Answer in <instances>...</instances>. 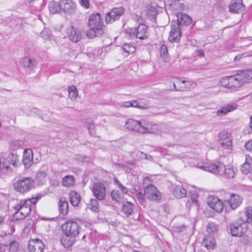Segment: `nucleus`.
Masks as SVG:
<instances>
[{"instance_id": "f257e3e1", "label": "nucleus", "mask_w": 252, "mask_h": 252, "mask_svg": "<svg viewBox=\"0 0 252 252\" xmlns=\"http://www.w3.org/2000/svg\"><path fill=\"white\" fill-rule=\"evenodd\" d=\"M63 232L61 242L65 248L71 247L76 241L80 233L79 224L74 221L68 220L62 226Z\"/></svg>"}, {"instance_id": "f03ea898", "label": "nucleus", "mask_w": 252, "mask_h": 252, "mask_svg": "<svg viewBox=\"0 0 252 252\" xmlns=\"http://www.w3.org/2000/svg\"><path fill=\"white\" fill-rule=\"evenodd\" d=\"M88 26L89 29L87 35L90 38L101 36L106 31L105 26L103 24V19L98 12H94L90 15Z\"/></svg>"}, {"instance_id": "7ed1b4c3", "label": "nucleus", "mask_w": 252, "mask_h": 252, "mask_svg": "<svg viewBox=\"0 0 252 252\" xmlns=\"http://www.w3.org/2000/svg\"><path fill=\"white\" fill-rule=\"evenodd\" d=\"M204 170L228 179L233 178L235 176L236 170V169L228 165L225 166L220 162L210 164L204 167Z\"/></svg>"}, {"instance_id": "20e7f679", "label": "nucleus", "mask_w": 252, "mask_h": 252, "mask_svg": "<svg viewBox=\"0 0 252 252\" xmlns=\"http://www.w3.org/2000/svg\"><path fill=\"white\" fill-rule=\"evenodd\" d=\"M31 201H30V199L20 200L13 207L15 211L13 219L16 220L24 219L31 213Z\"/></svg>"}, {"instance_id": "39448f33", "label": "nucleus", "mask_w": 252, "mask_h": 252, "mask_svg": "<svg viewBox=\"0 0 252 252\" xmlns=\"http://www.w3.org/2000/svg\"><path fill=\"white\" fill-rule=\"evenodd\" d=\"M227 228L232 236L242 237L247 231V223L240 217L229 223Z\"/></svg>"}, {"instance_id": "423d86ee", "label": "nucleus", "mask_w": 252, "mask_h": 252, "mask_svg": "<svg viewBox=\"0 0 252 252\" xmlns=\"http://www.w3.org/2000/svg\"><path fill=\"white\" fill-rule=\"evenodd\" d=\"M34 186V181L30 177H23L14 183V189L20 193L30 191Z\"/></svg>"}, {"instance_id": "0eeeda50", "label": "nucleus", "mask_w": 252, "mask_h": 252, "mask_svg": "<svg viewBox=\"0 0 252 252\" xmlns=\"http://www.w3.org/2000/svg\"><path fill=\"white\" fill-rule=\"evenodd\" d=\"M220 83L222 87L235 91L244 83V80L241 75H237L225 77L220 80Z\"/></svg>"}, {"instance_id": "6e6552de", "label": "nucleus", "mask_w": 252, "mask_h": 252, "mask_svg": "<svg viewBox=\"0 0 252 252\" xmlns=\"http://www.w3.org/2000/svg\"><path fill=\"white\" fill-rule=\"evenodd\" d=\"M12 164L14 167H17L20 164L18 156L13 153L8 154L5 158L4 157L0 158V168L8 169L9 165Z\"/></svg>"}, {"instance_id": "1a4fd4ad", "label": "nucleus", "mask_w": 252, "mask_h": 252, "mask_svg": "<svg viewBox=\"0 0 252 252\" xmlns=\"http://www.w3.org/2000/svg\"><path fill=\"white\" fill-rule=\"evenodd\" d=\"M144 195L145 198L152 201L158 202L161 198L159 191L155 186L151 184H149L145 187Z\"/></svg>"}, {"instance_id": "9d476101", "label": "nucleus", "mask_w": 252, "mask_h": 252, "mask_svg": "<svg viewBox=\"0 0 252 252\" xmlns=\"http://www.w3.org/2000/svg\"><path fill=\"white\" fill-rule=\"evenodd\" d=\"M125 127L129 130L141 133H147L149 129L142 125V122L129 119L125 123Z\"/></svg>"}, {"instance_id": "9b49d317", "label": "nucleus", "mask_w": 252, "mask_h": 252, "mask_svg": "<svg viewBox=\"0 0 252 252\" xmlns=\"http://www.w3.org/2000/svg\"><path fill=\"white\" fill-rule=\"evenodd\" d=\"M147 26L144 24H139L136 28L130 29V34L135 36L137 38L141 40L147 39L149 32Z\"/></svg>"}, {"instance_id": "f8f14e48", "label": "nucleus", "mask_w": 252, "mask_h": 252, "mask_svg": "<svg viewBox=\"0 0 252 252\" xmlns=\"http://www.w3.org/2000/svg\"><path fill=\"white\" fill-rule=\"evenodd\" d=\"M124 10L123 7H115L112 8L105 15V22L106 24H111L116 20L119 19L124 14Z\"/></svg>"}, {"instance_id": "ddd939ff", "label": "nucleus", "mask_w": 252, "mask_h": 252, "mask_svg": "<svg viewBox=\"0 0 252 252\" xmlns=\"http://www.w3.org/2000/svg\"><path fill=\"white\" fill-rule=\"evenodd\" d=\"M92 190L94 195L99 200H103L106 196V188L103 183H94L92 187Z\"/></svg>"}, {"instance_id": "4468645a", "label": "nucleus", "mask_w": 252, "mask_h": 252, "mask_svg": "<svg viewBox=\"0 0 252 252\" xmlns=\"http://www.w3.org/2000/svg\"><path fill=\"white\" fill-rule=\"evenodd\" d=\"M219 141L223 148L228 150L232 149V137L226 131H222L220 132Z\"/></svg>"}, {"instance_id": "2eb2a0df", "label": "nucleus", "mask_w": 252, "mask_h": 252, "mask_svg": "<svg viewBox=\"0 0 252 252\" xmlns=\"http://www.w3.org/2000/svg\"><path fill=\"white\" fill-rule=\"evenodd\" d=\"M45 245L41 240L39 239L30 240L28 244V249L30 252H43Z\"/></svg>"}, {"instance_id": "dca6fc26", "label": "nucleus", "mask_w": 252, "mask_h": 252, "mask_svg": "<svg viewBox=\"0 0 252 252\" xmlns=\"http://www.w3.org/2000/svg\"><path fill=\"white\" fill-rule=\"evenodd\" d=\"M62 10L66 14L73 15L76 11V4L72 0H61Z\"/></svg>"}, {"instance_id": "f3484780", "label": "nucleus", "mask_w": 252, "mask_h": 252, "mask_svg": "<svg viewBox=\"0 0 252 252\" xmlns=\"http://www.w3.org/2000/svg\"><path fill=\"white\" fill-rule=\"evenodd\" d=\"M181 31L179 24L171 25V29L169 33L168 40L171 42H178L181 37Z\"/></svg>"}, {"instance_id": "a211bd4d", "label": "nucleus", "mask_w": 252, "mask_h": 252, "mask_svg": "<svg viewBox=\"0 0 252 252\" xmlns=\"http://www.w3.org/2000/svg\"><path fill=\"white\" fill-rule=\"evenodd\" d=\"M227 199H225L224 201L228 202L232 209L237 208L242 203V198L238 194H227Z\"/></svg>"}, {"instance_id": "6ab92c4d", "label": "nucleus", "mask_w": 252, "mask_h": 252, "mask_svg": "<svg viewBox=\"0 0 252 252\" xmlns=\"http://www.w3.org/2000/svg\"><path fill=\"white\" fill-rule=\"evenodd\" d=\"M229 11L234 13H240L245 9L242 0H232L229 5Z\"/></svg>"}, {"instance_id": "aec40b11", "label": "nucleus", "mask_w": 252, "mask_h": 252, "mask_svg": "<svg viewBox=\"0 0 252 252\" xmlns=\"http://www.w3.org/2000/svg\"><path fill=\"white\" fill-rule=\"evenodd\" d=\"M82 33L80 29L72 27L67 30L68 38L74 43H77L81 38Z\"/></svg>"}, {"instance_id": "412c9836", "label": "nucleus", "mask_w": 252, "mask_h": 252, "mask_svg": "<svg viewBox=\"0 0 252 252\" xmlns=\"http://www.w3.org/2000/svg\"><path fill=\"white\" fill-rule=\"evenodd\" d=\"M23 162L26 168H29L33 163V152L31 149H28L24 150Z\"/></svg>"}, {"instance_id": "4be33fe9", "label": "nucleus", "mask_w": 252, "mask_h": 252, "mask_svg": "<svg viewBox=\"0 0 252 252\" xmlns=\"http://www.w3.org/2000/svg\"><path fill=\"white\" fill-rule=\"evenodd\" d=\"M20 63L21 66L30 70L33 69L37 65V62L34 59L29 57L22 58Z\"/></svg>"}, {"instance_id": "5701e85b", "label": "nucleus", "mask_w": 252, "mask_h": 252, "mask_svg": "<svg viewBox=\"0 0 252 252\" xmlns=\"http://www.w3.org/2000/svg\"><path fill=\"white\" fill-rule=\"evenodd\" d=\"M134 204L129 201L123 202L121 207V212L124 214L126 217H128L133 212Z\"/></svg>"}, {"instance_id": "b1692460", "label": "nucleus", "mask_w": 252, "mask_h": 252, "mask_svg": "<svg viewBox=\"0 0 252 252\" xmlns=\"http://www.w3.org/2000/svg\"><path fill=\"white\" fill-rule=\"evenodd\" d=\"M177 22L175 23V24H179L180 25H185L186 26L189 25L191 21V18L187 14L183 13H179L177 15Z\"/></svg>"}, {"instance_id": "393cba45", "label": "nucleus", "mask_w": 252, "mask_h": 252, "mask_svg": "<svg viewBox=\"0 0 252 252\" xmlns=\"http://www.w3.org/2000/svg\"><path fill=\"white\" fill-rule=\"evenodd\" d=\"M59 210L60 214L65 215L68 211V204L65 197H61L58 202Z\"/></svg>"}, {"instance_id": "a878e982", "label": "nucleus", "mask_w": 252, "mask_h": 252, "mask_svg": "<svg viewBox=\"0 0 252 252\" xmlns=\"http://www.w3.org/2000/svg\"><path fill=\"white\" fill-rule=\"evenodd\" d=\"M70 201L73 206H78L80 202L81 197L80 194L75 190H72L69 194Z\"/></svg>"}, {"instance_id": "bb28decb", "label": "nucleus", "mask_w": 252, "mask_h": 252, "mask_svg": "<svg viewBox=\"0 0 252 252\" xmlns=\"http://www.w3.org/2000/svg\"><path fill=\"white\" fill-rule=\"evenodd\" d=\"M172 82L173 83V86L175 90L177 91H183L186 88V81H181L180 79L178 78H175L173 79Z\"/></svg>"}, {"instance_id": "cd10ccee", "label": "nucleus", "mask_w": 252, "mask_h": 252, "mask_svg": "<svg viewBox=\"0 0 252 252\" xmlns=\"http://www.w3.org/2000/svg\"><path fill=\"white\" fill-rule=\"evenodd\" d=\"M146 15L147 17L151 21L155 20L158 14V11L156 7L152 5H148L147 7Z\"/></svg>"}, {"instance_id": "c85d7f7f", "label": "nucleus", "mask_w": 252, "mask_h": 252, "mask_svg": "<svg viewBox=\"0 0 252 252\" xmlns=\"http://www.w3.org/2000/svg\"><path fill=\"white\" fill-rule=\"evenodd\" d=\"M49 9L50 13L53 14L57 13L62 10L61 0L60 2L55 1H51L49 5Z\"/></svg>"}, {"instance_id": "c756f323", "label": "nucleus", "mask_w": 252, "mask_h": 252, "mask_svg": "<svg viewBox=\"0 0 252 252\" xmlns=\"http://www.w3.org/2000/svg\"><path fill=\"white\" fill-rule=\"evenodd\" d=\"M75 183V178L71 175H66L62 180V185L63 187L69 188L73 186Z\"/></svg>"}, {"instance_id": "7c9ffc66", "label": "nucleus", "mask_w": 252, "mask_h": 252, "mask_svg": "<svg viewBox=\"0 0 252 252\" xmlns=\"http://www.w3.org/2000/svg\"><path fill=\"white\" fill-rule=\"evenodd\" d=\"M215 239L211 236L204 237L202 242V245L204 246L207 249L213 248L215 244Z\"/></svg>"}, {"instance_id": "2f4dec72", "label": "nucleus", "mask_w": 252, "mask_h": 252, "mask_svg": "<svg viewBox=\"0 0 252 252\" xmlns=\"http://www.w3.org/2000/svg\"><path fill=\"white\" fill-rule=\"evenodd\" d=\"M186 190L181 186H177L173 191L175 197L178 198H183L186 196Z\"/></svg>"}, {"instance_id": "473e14b6", "label": "nucleus", "mask_w": 252, "mask_h": 252, "mask_svg": "<svg viewBox=\"0 0 252 252\" xmlns=\"http://www.w3.org/2000/svg\"><path fill=\"white\" fill-rule=\"evenodd\" d=\"M244 215L245 217L243 218L244 222L252 225V207H247L244 212Z\"/></svg>"}, {"instance_id": "72a5a7b5", "label": "nucleus", "mask_w": 252, "mask_h": 252, "mask_svg": "<svg viewBox=\"0 0 252 252\" xmlns=\"http://www.w3.org/2000/svg\"><path fill=\"white\" fill-rule=\"evenodd\" d=\"M241 170L245 175L250 173L252 170V160H247L241 166Z\"/></svg>"}, {"instance_id": "f704fd0d", "label": "nucleus", "mask_w": 252, "mask_h": 252, "mask_svg": "<svg viewBox=\"0 0 252 252\" xmlns=\"http://www.w3.org/2000/svg\"><path fill=\"white\" fill-rule=\"evenodd\" d=\"M69 97L72 100H75L78 95V90L76 86H71L68 87Z\"/></svg>"}, {"instance_id": "c9c22d12", "label": "nucleus", "mask_w": 252, "mask_h": 252, "mask_svg": "<svg viewBox=\"0 0 252 252\" xmlns=\"http://www.w3.org/2000/svg\"><path fill=\"white\" fill-rule=\"evenodd\" d=\"M92 233H86L83 235L81 240V244L84 246H87L88 244H91L92 240Z\"/></svg>"}, {"instance_id": "e433bc0d", "label": "nucleus", "mask_w": 252, "mask_h": 252, "mask_svg": "<svg viewBox=\"0 0 252 252\" xmlns=\"http://www.w3.org/2000/svg\"><path fill=\"white\" fill-rule=\"evenodd\" d=\"M89 206L94 212L97 213L99 211V204L96 199H91L90 201Z\"/></svg>"}, {"instance_id": "4c0bfd02", "label": "nucleus", "mask_w": 252, "mask_h": 252, "mask_svg": "<svg viewBox=\"0 0 252 252\" xmlns=\"http://www.w3.org/2000/svg\"><path fill=\"white\" fill-rule=\"evenodd\" d=\"M220 201V199L217 196L211 195L207 198V203L208 205L212 209L215 205Z\"/></svg>"}, {"instance_id": "58836bf2", "label": "nucleus", "mask_w": 252, "mask_h": 252, "mask_svg": "<svg viewBox=\"0 0 252 252\" xmlns=\"http://www.w3.org/2000/svg\"><path fill=\"white\" fill-rule=\"evenodd\" d=\"M123 51L128 54H132L135 51L134 46L130 43H125L123 46Z\"/></svg>"}, {"instance_id": "ea45409f", "label": "nucleus", "mask_w": 252, "mask_h": 252, "mask_svg": "<svg viewBox=\"0 0 252 252\" xmlns=\"http://www.w3.org/2000/svg\"><path fill=\"white\" fill-rule=\"evenodd\" d=\"M235 108L232 105H227L226 107H222L217 111L218 115H221V114H225L232 110H233Z\"/></svg>"}, {"instance_id": "a19ab883", "label": "nucleus", "mask_w": 252, "mask_h": 252, "mask_svg": "<svg viewBox=\"0 0 252 252\" xmlns=\"http://www.w3.org/2000/svg\"><path fill=\"white\" fill-rule=\"evenodd\" d=\"M218 226L214 222H210L207 226V231L209 233L214 234L217 232Z\"/></svg>"}, {"instance_id": "79ce46f5", "label": "nucleus", "mask_w": 252, "mask_h": 252, "mask_svg": "<svg viewBox=\"0 0 252 252\" xmlns=\"http://www.w3.org/2000/svg\"><path fill=\"white\" fill-rule=\"evenodd\" d=\"M52 33L51 31L49 29L44 28L40 32V36L44 40L50 39Z\"/></svg>"}, {"instance_id": "37998d69", "label": "nucleus", "mask_w": 252, "mask_h": 252, "mask_svg": "<svg viewBox=\"0 0 252 252\" xmlns=\"http://www.w3.org/2000/svg\"><path fill=\"white\" fill-rule=\"evenodd\" d=\"M111 196L114 201L118 202L122 197L121 192L118 190H113L111 193Z\"/></svg>"}, {"instance_id": "c03bdc74", "label": "nucleus", "mask_w": 252, "mask_h": 252, "mask_svg": "<svg viewBox=\"0 0 252 252\" xmlns=\"http://www.w3.org/2000/svg\"><path fill=\"white\" fill-rule=\"evenodd\" d=\"M223 203L222 201L220 200V201H219L215 206L213 207L212 209H213L214 211L218 213H220L222 212L223 208Z\"/></svg>"}, {"instance_id": "a18cd8bd", "label": "nucleus", "mask_w": 252, "mask_h": 252, "mask_svg": "<svg viewBox=\"0 0 252 252\" xmlns=\"http://www.w3.org/2000/svg\"><path fill=\"white\" fill-rule=\"evenodd\" d=\"M139 109H144L149 107V104L144 99H138Z\"/></svg>"}, {"instance_id": "49530a36", "label": "nucleus", "mask_w": 252, "mask_h": 252, "mask_svg": "<svg viewBox=\"0 0 252 252\" xmlns=\"http://www.w3.org/2000/svg\"><path fill=\"white\" fill-rule=\"evenodd\" d=\"M19 247V243L16 241H12L11 242L9 247V250L15 252L17 251Z\"/></svg>"}, {"instance_id": "de8ad7c7", "label": "nucleus", "mask_w": 252, "mask_h": 252, "mask_svg": "<svg viewBox=\"0 0 252 252\" xmlns=\"http://www.w3.org/2000/svg\"><path fill=\"white\" fill-rule=\"evenodd\" d=\"M160 55L163 58H166L168 55V50L165 45H162L160 48Z\"/></svg>"}, {"instance_id": "09e8293b", "label": "nucleus", "mask_w": 252, "mask_h": 252, "mask_svg": "<svg viewBox=\"0 0 252 252\" xmlns=\"http://www.w3.org/2000/svg\"><path fill=\"white\" fill-rule=\"evenodd\" d=\"M136 197L138 200L139 203L142 204L145 202V195L141 192H138L136 193Z\"/></svg>"}, {"instance_id": "8fccbe9b", "label": "nucleus", "mask_w": 252, "mask_h": 252, "mask_svg": "<svg viewBox=\"0 0 252 252\" xmlns=\"http://www.w3.org/2000/svg\"><path fill=\"white\" fill-rule=\"evenodd\" d=\"M47 176V173L44 169H40L37 173V177L38 178L43 179Z\"/></svg>"}, {"instance_id": "3c124183", "label": "nucleus", "mask_w": 252, "mask_h": 252, "mask_svg": "<svg viewBox=\"0 0 252 252\" xmlns=\"http://www.w3.org/2000/svg\"><path fill=\"white\" fill-rule=\"evenodd\" d=\"M42 196L40 194H38L36 195L35 197H32L31 198L29 199L30 201H31V203L32 204H35L39 199L41 198Z\"/></svg>"}, {"instance_id": "603ef678", "label": "nucleus", "mask_w": 252, "mask_h": 252, "mask_svg": "<svg viewBox=\"0 0 252 252\" xmlns=\"http://www.w3.org/2000/svg\"><path fill=\"white\" fill-rule=\"evenodd\" d=\"M80 4L86 8H88L90 6V2L88 0H79Z\"/></svg>"}, {"instance_id": "864d4df0", "label": "nucleus", "mask_w": 252, "mask_h": 252, "mask_svg": "<svg viewBox=\"0 0 252 252\" xmlns=\"http://www.w3.org/2000/svg\"><path fill=\"white\" fill-rule=\"evenodd\" d=\"M245 148L250 151L252 152V140H250L245 144Z\"/></svg>"}, {"instance_id": "5fc2aeb1", "label": "nucleus", "mask_w": 252, "mask_h": 252, "mask_svg": "<svg viewBox=\"0 0 252 252\" xmlns=\"http://www.w3.org/2000/svg\"><path fill=\"white\" fill-rule=\"evenodd\" d=\"M118 187L123 193L127 194L128 191V189L125 187H124L121 183H119Z\"/></svg>"}, {"instance_id": "6e6d98bb", "label": "nucleus", "mask_w": 252, "mask_h": 252, "mask_svg": "<svg viewBox=\"0 0 252 252\" xmlns=\"http://www.w3.org/2000/svg\"><path fill=\"white\" fill-rule=\"evenodd\" d=\"M88 129L90 134L93 136L94 134V126L92 124H89L88 125Z\"/></svg>"}, {"instance_id": "4d7b16f0", "label": "nucleus", "mask_w": 252, "mask_h": 252, "mask_svg": "<svg viewBox=\"0 0 252 252\" xmlns=\"http://www.w3.org/2000/svg\"><path fill=\"white\" fill-rule=\"evenodd\" d=\"M12 144L16 147H20L23 145V142L21 140H16L12 142Z\"/></svg>"}, {"instance_id": "13d9d810", "label": "nucleus", "mask_w": 252, "mask_h": 252, "mask_svg": "<svg viewBox=\"0 0 252 252\" xmlns=\"http://www.w3.org/2000/svg\"><path fill=\"white\" fill-rule=\"evenodd\" d=\"M131 105H132V104H131V101H128L123 102L121 104V106L127 108L129 107H131Z\"/></svg>"}, {"instance_id": "bf43d9fd", "label": "nucleus", "mask_w": 252, "mask_h": 252, "mask_svg": "<svg viewBox=\"0 0 252 252\" xmlns=\"http://www.w3.org/2000/svg\"><path fill=\"white\" fill-rule=\"evenodd\" d=\"M131 107L139 108L138 99L131 101Z\"/></svg>"}, {"instance_id": "052dcab7", "label": "nucleus", "mask_w": 252, "mask_h": 252, "mask_svg": "<svg viewBox=\"0 0 252 252\" xmlns=\"http://www.w3.org/2000/svg\"><path fill=\"white\" fill-rule=\"evenodd\" d=\"M185 227H186V226L184 224H182V225H178V226H176V228L177 229L178 232L182 231L183 230H184L185 229Z\"/></svg>"}, {"instance_id": "680f3d73", "label": "nucleus", "mask_w": 252, "mask_h": 252, "mask_svg": "<svg viewBox=\"0 0 252 252\" xmlns=\"http://www.w3.org/2000/svg\"><path fill=\"white\" fill-rule=\"evenodd\" d=\"M194 203L195 204H197V200L196 199H191V200L190 201L189 200L188 202H187V206H190L192 203Z\"/></svg>"}, {"instance_id": "e2e57ef3", "label": "nucleus", "mask_w": 252, "mask_h": 252, "mask_svg": "<svg viewBox=\"0 0 252 252\" xmlns=\"http://www.w3.org/2000/svg\"><path fill=\"white\" fill-rule=\"evenodd\" d=\"M147 181H149V182H152V180L151 179V178L150 177L147 176L145 177H144L143 178V182L144 184H148Z\"/></svg>"}, {"instance_id": "0e129e2a", "label": "nucleus", "mask_w": 252, "mask_h": 252, "mask_svg": "<svg viewBox=\"0 0 252 252\" xmlns=\"http://www.w3.org/2000/svg\"><path fill=\"white\" fill-rule=\"evenodd\" d=\"M197 53L200 57H204V52L202 50H198Z\"/></svg>"}, {"instance_id": "69168bd1", "label": "nucleus", "mask_w": 252, "mask_h": 252, "mask_svg": "<svg viewBox=\"0 0 252 252\" xmlns=\"http://www.w3.org/2000/svg\"><path fill=\"white\" fill-rule=\"evenodd\" d=\"M250 128L252 130V115L250 117V122L249 124Z\"/></svg>"}, {"instance_id": "338daca9", "label": "nucleus", "mask_w": 252, "mask_h": 252, "mask_svg": "<svg viewBox=\"0 0 252 252\" xmlns=\"http://www.w3.org/2000/svg\"><path fill=\"white\" fill-rule=\"evenodd\" d=\"M114 182H115V183H116L118 185V186H119V183H121L119 181V180L117 178H114Z\"/></svg>"}, {"instance_id": "774afa93", "label": "nucleus", "mask_w": 252, "mask_h": 252, "mask_svg": "<svg viewBox=\"0 0 252 252\" xmlns=\"http://www.w3.org/2000/svg\"><path fill=\"white\" fill-rule=\"evenodd\" d=\"M3 220V217H0V225L2 222Z\"/></svg>"}]
</instances>
